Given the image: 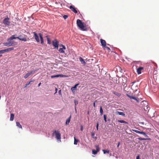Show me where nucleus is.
Listing matches in <instances>:
<instances>
[{
    "instance_id": "obj_46",
    "label": "nucleus",
    "mask_w": 159,
    "mask_h": 159,
    "mask_svg": "<svg viewBox=\"0 0 159 159\" xmlns=\"http://www.w3.org/2000/svg\"><path fill=\"white\" fill-rule=\"evenodd\" d=\"M148 108V107H146V108H145V107H144V110L146 111L149 110V109Z\"/></svg>"
},
{
    "instance_id": "obj_34",
    "label": "nucleus",
    "mask_w": 159,
    "mask_h": 159,
    "mask_svg": "<svg viewBox=\"0 0 159 159\" xmlns=\"http://www.w3.org/2000/svg\"><path fill=\"white\" fill-rule=\"evenodd\" d=\"M58 77H59L58 75H52L51 76V78H54Z\"/></svg>"
},
{
    "instance_id": "obj_50",
    "label": "nucleus",
    "mask_w": 159,
    "mask_h": 159,
    "mask_svg": "<svg viewBox=\"0 0 159 159\" xmlns=\"http://www.w3.org/2000/svg\"><path fill=\"white\" fill-rule=\"evenodd\" d=\"M120 145V142H119V143H118V144H117V148H118L119 147V146Z\"/></svg>"
},
{
    "instance_id": "obj_53",
    "label": "nucleus",
    "mask_w": 159,
    "mask_h": 159,
    "mask_svg": "<svg viewBox=\"0 0 159 159\" xmlns=\"http://www.w3.org/2000/svg\"><path fill=\"white\" fill-rule=\"evenodd\" d=\"M55 90L56 91V93L57 92V88H56Z\"/></svg>"
},
{
    "instance_id": "obj_33",
    "label": "nucleus",
    "mask_w": 159,
    "mask_h": 159,
    "mask_svg": "<svg viewBox=\"0 0 159 159\" xmlns=\"http://www.w3.org/2000/svg\"><path fill=\"white\" fill-rule=\"evenodd\" d=\"M102 151L103 152V153L104 154H105L106 153H108L109 152V150H106V151L105 150L103 149L102 150Z\"/></svg>"
},
{
    "instance_id": "obj_22",
    "label": "nucleus",
    "mask_w": 159,
    "mask_h": 159,
    "mask_svg": "<svg viewBox=\"0 0 159 159\" xmlns=\"http://www.w3.org/2000/svg\"><path fill=\"white\" fill-rule=\"evenodd\" d=\"M46 38L47 40L48 43L49 44H51V41L48 36H46Z\"/></svg>"
},
{
    "instance_id": "obj_27",
    "label": "nucleus",
    "mask_w": 159,
    "mask_h": 159,
    "mask_svg": "<svg viewBox=\"0 0 159 159\" xmlns=\"http://www.w3.org/2000/svg\"><path fill=\"white\" fill-rule=\"evenodd\" d=\"M100 115H102L103 114V111L102 107H100Z\"/></svg>"
},
{
    "instance_id": "obj_37",
    "label": "nucleus",
    "mask_w": 159,
    "mask_h": 159,
    "mask_svg": "<svg viewBox=\"0 0 159 159\" xmlns=\"http://www.w3.org/2000/svg\"><path fill=\"white\" fill-rule=\"evenodd\" d=\"M104 47L107 49V50L108 51V52H109L110 51L111 49H110V48H109V47H107L106 46V47Z\"/></svg>"
},
{
    "instance_id": "obj_41",
    "label": "nucleus",
    "mask_w": 159,
    "mask_h": 159,
    "mask_svg": "<svg viewBox=\"0 0 159 159\" xmlns=\"http://www.w3.org/2000/svg\"><path fill=\"white\" fill-rule=\"evenodd\" d=\"M126 95L130 99L132 98V97L133 96H130L128 94H126Z\"/></svg>"
},
{
    "instance_id": "obj_3",
    "label": "nucleus",
    "mask_w": 159,
    "mask_h": 159,
    "mask_svg": "<svg viewBox=\"0 0 159 159\" xmlns=\"http://www.w3.org/2000/svg\"><path fill=\"white\" fill-rule=\"evenodd\" d=\"M54 134H55L56 136V138L58 140H60L61 141V134L59 131H57L55 130L53 132L52 135H53Z\"/></svg>"
},
{
    "instance_id": "obj_11",
    "label": "nucleus",
    "mask_w": 159,
    "mask_h": 159,
    "mask_svg": "<svg viewBox=\"0 0 159 159\" xmlns=\"http://www.w3.org/2000/svg\"><path fill=\"white\" fill-rule=\"evenodd\" d=\"M34 38L37 41V42L38 43L40 41L39 37L37 35V34L35 32H34Z\"/></svg>"
},
{
    "instance_id": "obj_47",
    "label": "nucleus",
    "mask_w": 159,
    "mask_h": 159,
    "mask_svg": "<svg viewBox=\"0 0 159 159\" xmlns=\"http://www.w3.org/2000/svg\"><path fill=\"white\" fill-rule=\"evenodd\" d=\"M97 102V100H96L94 102H93V106L94 107H95V102Z\"/></svg>"
},
{
    "instance_id": "obj_30",
    "label": "nucleus",
    "mask_w": 159,
    "mask_h": 159,
    "mask_svg": "<svg viewBox=\"0 0 159 159\" xmlns=\"http://www.w3.org/2000/svg\"><path fill=\"white\" fill-rule=\"evenodd\" d=\"M74 144L75 145H76L77 144V143L79 142V140L78 139H76L75 137H74Z\"/></svg>"
},
{
    "instance_id": "obj_35",
    "label": "nucleus",
    "mask_w": 159,
    "mask_h": 159,
    "mask_svg": "<svg viewBox=\"0 0 159 159\" xmlns=\"http://www.w3.org/2000/svg\"><path fill=\"white\" fill-rule=\"evenodd\" d=\"M30 74L29 73H27V74H26L24 76V78L25 79L27 78V77H28V76H30Z\"/></svg>"
},
{
    "instance_id": "obj_55",
    "label": "nucleus",
    "mask_w": 159,
    "mask_h": 159,
    "mask_svg": "<svg viewBox=\"0 0 159 159\" xmlns=\"http://www.w3.org/2000/svg\"><path fill=\"white\" fill-rule=\"evenodd\" d=\"M2 55H0V57H2Z\"/></svg>"
},
{
    "instance_id": "obj_45",
    "label": "nucleus",
    "mask_w": 159,
    "mask_h": 159,
    "mask_svg": "<svg viewBox=\"0 0 159 159\" xmlns=\"http://www.w3.org/2000/svg\"><path fill=\"white\" fill-rule=\"evenodd\" d=\"M68 17V16L66 15H64L63 16V17L65 19H66Z\"/></svg>"
},
{
    "instance_id": "obj_26",
    "label": "nucleus",
    "mask_w": 159,
    "mask_h": 159,
    "mask_svg": "<svg viewBox=\"0 0 159 159\" xmlns=\"http://www.w3.org/2000/svg\"><path fill=\"white\" fill-rule=\"evenodd\" d=\"M74 103L75 104V110L76 111V105L78 104V101L76 100H74Z\"/></svg>"
},
{
    "instance_id": "obj_4",
    "label": "nucleus",
    "mask_w": 159,
    "mask_h": 159,
    "mask_svg": "<svg viewBox=\"0 0 159 159\" xmlns=\"http://www.w3.org/2000/svg\"><path fill=\"white\" fill-rule=\"evenodd\" d=\"M3 23L6 25H9L10 24V19L7 16L3 20Z\"/></svg>"
},
{
    "instance_id": "obj_12",
    "label": "nucleus",
    "mask_w": 159,
    "mask_h": 159,
    "mask_svg": "<svg viewBox=\"0 0 159 159\" xmlns=\"http://www.w3.org/2000/svg\"><path fill=\"white\" fill-rule=\"evenodd\" d=\"M100 42L102 46L103 47H106V43L105 41L102 39H100Z\"/></svg>"
},
{
    "instance_id": "obj_51",
    "label": "nucleus",
    "mask_w": 159,
    "mask_h": 159,
    "mask_svg": "<svg viewBox=\"0 0 159 159\" xmlns=\"http://www.w3.org/2000/svg\"><path fill=\"white\" fill-rule=\"evenodd\" d=\"M93 139H94L96 140L97 139V137H94Z\"/></svg>"
},
{
    "instance_id": "obj_52",
    "label": "nucleus",
    "mask_w": 159,
    "mask_h": 159,
    "mask_svg": "<svg viewBox=\"0 0 159 159\" xmlns=\"http://www.w3.org/2000/svg\"><path fill=\"white\" fill-rule=\"evenodd\" d=\"M41 83H39V84H38V86H39V87L40 86V85H41Z\"/></svg>"
},
{
    "instance_id": "obj_10",
    "label": "nucleus",
    "mask_w": 159,
    "mask_h": 159,
    "mask_svg": "<svg viewBox=\"0 0 159 159\" xmlns=\"http://www.w3.org/2000/svg\"><path fill=\"white\" fill-rule=\"evenodd\" d=\"M69 8L70 9L71 11L74 12L75 13H77L78 12L77 11L76 9L72 5H71L69 7Z\"/></svg>"
},
{
    "instance_id": "obj_31",
    "label": "nucleus",
    "mask_w": 159,
    "mask_h": 159,
    "mask_svg": "<svg viewBox=\"0 0 159 159\" xmlns=\"http://www.w3.org/2000/svg\"><path fill=\"white\" fill-rule=\"evenodd\" d=\"M38 70H34L33 71H30V72L29 73L30 74V75H31L34 74L35 73V71H37Z\"/></svg>"
},
{
    "instance_id": "obj_6",
    "label": "nucleus",
    "mask_w": 159,
    "mask_h": 159,
    "mask_svg": "<svg viewBox=\"0 0 159 159\" xmlns=\"http://www.w3.org/2000/svg\"><path fill=\"white\" fill-rule=\"evenodd\" d=\"M95 148H96V150L94 149H93L92 151V154L94 155L96 154L100 150V148L98 145L95 146Z\"/></svg>"
},
{
    "instance_id": "obj_28",
    "label": "nucleus",
    "mask_w": 159,
    "mask_h": 159,
    "mask_svg": "<svg viewBox=\"0 0 159 159\" xmlns=\"http://www.w3.org/2000/svg\"><path fill=\"white\" fill-rule=\"evenodd\" d=\"M139 134H143L146 137H148L147 135L143 131H140Z\"/></svg>"
},
{
    "instance_id": "obj_8",
    "label": "nucleus",
    "mask_w": 159,
    "mask_h": 159,
    "mask_svg": "<svg viewBox=\"0 0 159 159\" xmlns=\"http://www.w3.org/2000/svg\"><path fill=\"white\" fill-rule=\"evenodd\" d=\"M144 70V67H139L137 69V72L138 74H140L141 73V72Z\"/></svg>"
},
{
    "instance_id": "obj_40",
    "label": "nucleus",
    "mask_w": 159,
    "mask_h": 159,
    "mask_svg": "<svg viewBox=\"0 0 159 159\" xmlns=\"http://www.w3.org/2000/svg\"><path fill=\"white\" fill-rule=\"evenodd\" d=\"M132 130L138 134H139L140 132V131L132 129Z\"/></svg>"
},
{
    "instance_id": "obj_49",
    "label": "nucleus",
    "mask_w": 159,
    "mask_h": 159,
    "mask_svg": "<svg viewBox=\"0 0 159 159\" xmlns=\"http://www.w3.org/2000/svg\"><path fill=\"white\" fill-rule=\"evenodd\" d=\"M136 159H140L139 155H138L136 157Z\"/></svg>"
},
{
    "instance_id": "obj_48",
    "label": "nucleus",
    "mask_w": 159,
    "mask_h": 159,
    "mask_svg": "<svg viewBox=\"0 0 159 159\" xmlns=\"http://www.w3.org/2000/svg\"><path fill=\"white\" fill-rule=\"evenodd\" d=\"M80 129L81 131H83V126L82 125L81 126Z\"/></svg>"
},
{
    "instance_id": "obj_19",
    "label": "nucleus",
    "mask_w": 159,
    "mask_h": 159,
    "mask_svg": "<svg viewBox=\"0 0 159 159\" xmlns=\"http://www.w3.org/2000/svg\"><path fill=\"white\" fill-rule=\"evenodd\" d=\"M9 42L11 43V44H12L11 45V46H14L17 44V43L13 41L10 40Z\"/></svg>"
},
{
    "instance_id": "obj_14",
    "label": "nucleus",
    "mask_w": 159,
    "mask_h": 159,
    "mask_svg": "<svg viewBox=\"0 0 159 159\" xmlns=\"http://www.w3.org/2000/svg\"><path fill=\"white\" fill-rule=\"evenodd\" d=\"M10 41H7L8 42L4 43H3V44L5 46H7V47L11 46L12 44H11V43L9 42Z\"/></svg>"
},
{
    "instance_id": "obj_39",
    "label": "nucleus",
    "mask_w": 159,
    "mask_h": 159,
    "mask_svg": "<svg viewBox=\"0 0 159 159\" xmlns=\"http://www.w3.org/2000/svg\"><path fill=\"white\" fill-rule=\"evenodd\" d=\"M104 120L105 122H106L107 121V116L105 115H104Z\"/></svg>"
},
{
    "instance_id": "obj_29",
    "label": "nucleus",
    "mask_w": 159,
    "mask_h": 159,
    "mask_svg": "<svg viewBox=\"0 0 159 159\" xmlns=\"http://www.w3.org/2000/svg\"><path fill=\"white\" fill-rule=\"evenodd\" d=\"M58 76H59V77H68V76L67 75H63L62 74L58 75Z\"/></svg>"
},
{
    "instance_id": "obj_21",
    "label": "nucleus",
    "mask_w": 159,
    "mask_h": 159,
    "mask_svg": "<svg viewBox=\"0 0 159 159\" xmlns=\"http://www.w3.org/2000/svg\"><path fill=\"white\" fill-rule=\"evenodd\" d=\"M115 95H116L118 96H120V94L119 93L116 92H115L114 91H113L112 92Z\"/></svg>"
},
{
    "instance_id": "obj_54",
    "label": "nucleus",
    "mask_w": 159,
    "mask_h": 159,
    "mask_svg": "<svg viewBox=\"0 0 159 159\" xmlns=\"http://www.w3.org/2000/svg\"><path fill=\"white\" fill-rule=\"evenodd\" d=\"M61 90H59V93H61Z\"/></svg>"
},
{
    "instance_id": "obj_42",
    "label": "nucleus",
    "mask_w": 159,
    "mask_h": 159,
    "mask_svg": "<svg viewBox=\"0 0 159 159\" xmlns=\"http://www.w3.org/2000/svg\"><path fill=\"white\" fill-rule=\"evenodd\" d=\"M60 46H61L62 47V48L63 49V50L65 49H66V47L65 46L62 44H61Z\"/></svg>"
},
{
    "instance_id": "obj_13",
    "label": "nucleus",
    "mask_w": 159,
    "mask_h": 159,
    "mask_svg": "<svg viewBox=\"0 0 159 159\" xmlns=\"http://www.w3.org/2000/svg\"><path fill=\"white\" fill-rule=\"evenodd\" d=\"M39 35L40 37L41 40V44H43L44 43L43 39V36L41 33H39Z\"/></svg>"
},
{
    "instance_id": "obj_43",
    "label": "nucleus",
    "mask_w": 159,
    "mask_h": 159,
    "mask_svg": "<svg viewBox=\"0 0 159 159\" xmlns=\"http://www.w3.org/2000/svg\"><path fill=\"white\" fill-rule=\"evenodd\" d=\"M132 99H133L134 100H136L137 102H138V100L136 98L134 97H132Z\"/></svg>"
},
{
    "instance_id": "obj_7",
    "label": "nucleus",
    "mask_w": 159,
    "mask_h": 159,
    "mask_svg": "<svg viewBox=\"0 0 159 159\" xmlns=\"http://www.w3.org/2000/svg\"><path fill=\"white\" fill-rule=\"evenodd\" d=\"M53 45L55 48L57 49L58 48L59 45V42L56 39L52 41Z\"/></svg>"
},
{
    "instance_id": "obj_23",
    "label": "nucleus",
    "mask_w": 159,
    "mask_h": 159,
    "mask_svg": "<svg viewBox=\"0 0 159 159\" xmlns=\"http://www.w3.org/2000/svg\"><path fill=\"white\" fill-rule=\"evenodd\" d=\"M79 59H80V61H81V62L82 63L84 64H85L86 63H85V61H84V60L81 57H80L79 58Z\"/></svg>"
},
{
    "instance_id": "obj_16",
    "label": "nucleus",
    "mask_w": 159,
    "mask_h": 159,
    "mask_svg": "<svg viewBox=\"0 0 159 159\" xmlns=\"http://www.w3.org/2000/svg\"><path fill=\"white\" fill-rule=\"evenodd\" d=\"M79 85V84H75L74 87H73L71 88V90L72 92L74 91L77 88V87Z\"/></svg>"
},
{
    "instance_id": "obj_1",
    "label": "nucleus",
    "mask_w": 159,
    "mask_h": 159,
    "mask_svg": "<svg viewBox=\"0 0 159 159\" xmlns=\"http://www.w3.org/2000/svg\"><path fill=\"white\" fill-rule=\"evenodd\" d=\"M76 23L78 26L79 27L81 30L84 31L87 30L86 27L84 25V23L82 22L81 20L79 19H77Z\"/></svg>"
},
{
    "instance_id": "obj_15",
    "label": "nucleus",
    "mask_w": 159,
    "mask_h": 159,
    "mask_svg": "<svg viewBox=\"0 0 159 159\" xmlns=\"http://www.w3.org/2000/svg\"><path fill=\"white\" fill-rule=\"evenodd\" d=\"M116 113L118 114L119 115H121L124 117H125V114L123 112L116 111Z\"/></svg>"
},
{
    "instance_id": "obj_24",
    "label": "nucleus",
    "mask_w": 159,
    "mask_h": 159,
    "mask_svg": "<svg viewBox=\"0 0 159 159\" xmlns=\"http://www.w3.org/2000/svg\"><path fill=\"white\" fill-rule=\"evenodd\" d=\"M117 121L118 122H119V123H124L126 124H128V123L127 122L125 121H124L123 120H118Z\"/></svg>"
},
{
    "instance_id": "obj_38",
    "label": "nucleus",
    "mask_w": 159,
    "mask_h": 159,
    "mask_svg": "<svg viewBox=\"0 0 159 159\" xmlns=\"http://www.w3.org/2000/svg\"><path fill=\"white\" fill-rule=\"evenodd\" d=\"M33 81H31L30 82H29L27 83L25 85V87H26L27 86V85H28L30 84V83H31V82H32Z\"/></svg>"
},
{
    "instance_id": "obj_2",
    "label": "nucleus",
    "mask_w": 159,
    "mask_h": 159,
    "mask_svg": "<svg viewBox=\"0 0 159 159\" xmlns=\"http://www.w3.org/2000/svg\"><path fill=\"white\" fill-rule=\"evenodd\" d=\"M16 35H12L9 38L7 39V41L12 40L13 39H17L21 41H24L26 42L27 41V39L25 37H24L23 38H20V37L21 36V35H19L18 37H15Z\"/></svg>"
},
{
    "instance_id": "obj_25",
    "label": "nucleus",
    "mask_w": 159,
    "mask_h": 159,
    "mask_svg": "<svg viewBox=\"0 0 159 159\" xmlns=\"http://www.w3.org/2000/svg\"><path fill=\"white\" fill-rule=\"evenodd\" d=\"M16 125L19 128H21L22 129V127L21 125L20 124V123L19 122H16Z\"/></svg>"
},
{
    "instance_id": "obj_32",
    "label": "nucleus",
    "mask_w": 159,
    "mask_h": 159,
    "mask_svg": "<svg viewBox=\"0 0 159 159\" xmlns=\"http://www.w3.org/2000/svg\"><path fill=\"white\" fill-rule=\"evenodd\" d=\"M59 51L61 53H64V51L62 48H60L59 50Z\"/></svg>"
},
{
    "instance_id": "obj_9",
    "label": "nucleus",
    "mask_w": 159,
    "mask_h": 159,
    "mask_svg": "<svg viewBox=\"0 0 159 159\" xmlns=\"http://www.w3.org/2000/svg\"><path fill=\"white\" fill-rule=\"evenodd\" d=\"M135 83V82H134L132 83L133 84L131 85V89L133 90L136 91L137 90V88H138V87L137 85H135L134 84V83Z\"/></svg>"
},
{
    "instance_id": "obj_57",
    "label": "nucleus",
    "mask_w": 159,
    "mask_h": 159,
    "mask_svg": "<svg viewBox=\"0 0 159 159\" xmlns=\"http://www.w3.org/2000/svg\"><path fill=\"white\" fill-rule=\"evenodd\" d=\"M1 44L0 43V45Z\"/></svg>"
},
{
    "instance_id": "obj_17",
    "label": "nucleus",
    "mask_w": 159,
    "mask_h": 159,
    "mask_svg": "<svg viewBox=\"0 0 159 159\" xmlns=\"http://www.w3.org/2000/svg\"><path fill=\"white\" fill-rule=\"evenodd\" d=\"M138 139L139 140L141 141V140H150L151 139L149 138L148 139H145L144 138H142L141 137H139L138 138Z\"/></svg>"
},
{
    "instance_id": "obj_56",
    "label": "nucleus",
    "mask_w": 159,
    "mask_h": 159,
    "mask_svg": "<svg viewBox=\"0 0 159 159\" xmlns=\"http://www.w3.org/2000/svg\"><path fill=\"white\" fill-rule=\"evenodd\" d=\"M22 36H21V37H20V38H22Z\"/></svg>"
},
{
    "instance_id": "obj_44",
    "label": "nucleus",
    "mask_w": 159,
    "mask_h": 159,
    "mask_svg": "<svg viewBox=\"0 0 159 159\" xmlns=\"http://www.w3.org/2000/svg\"><path fill=\"white\" fill-rule=\"evenodd\" d=\"M98 125H99V123H98V122L97 123V125H96V128H97V130H98Z\"/></svg>"
},
{
    "instance_id": "obj_18",
    "label": "nucleus",
    "mask_w": 159,
    "mask_h": 159,
    "mask_svg": "<svg viewBox=\"0 0 159 159\" xmlns=\"http://www.w3.org/2000/svg\"><path fill=\"white\" fill-rule=\"evenodd\" d=\"M71 117V115L66 120V125H68L70 123V119Z\"/></svg>"
},
{
    "instance_id": "obj_5",
    "label": "nucleus",
    "mask_w": 159,
    "mask_h": 159,
    "mask_svg": "<svg viewBox=\"0 0 159 159\" xmlns=\"http://www.w3.org/2000/svg\"><path fill=\"white\" fill-rule=\"evenodd\" d=\"M14 50L13 47L9 48L4 50H0V54L6 52H9Z\"/></svg>"
},
{
    "instance_id": "obj_36",
    "label": "nucleus",
    "mask_w": 159,
    "mask_h": 159,
    "mask_svg": "<svg viewBox=\"0 0 159 159\" xmlns=\"http://www.w3.org/2000/svg\"><path fill=\"white\" fill-rule=\"evenodd\" d=\"M95 134L94 132H93L91 133V135L92 137L93 138H94V137H95L94 136Z\"/></svg>"
},
{
    "instance_id": "obj_20",
    "label": "nucleus",
    "mask_w": 159,
    "mask_h": 159,
    "mask_svg": "<svg viewBox=\"0 0 159 159\" xmlns=\"http://www.w3.org/2000/svg\"><path fill=\"white\" fill-rule=\"evenodd\" d=\"M14 117V115L13 113L11 114V116L10 118V120L12 121L13 120Z\"/></svg>"
}]
</instances>
